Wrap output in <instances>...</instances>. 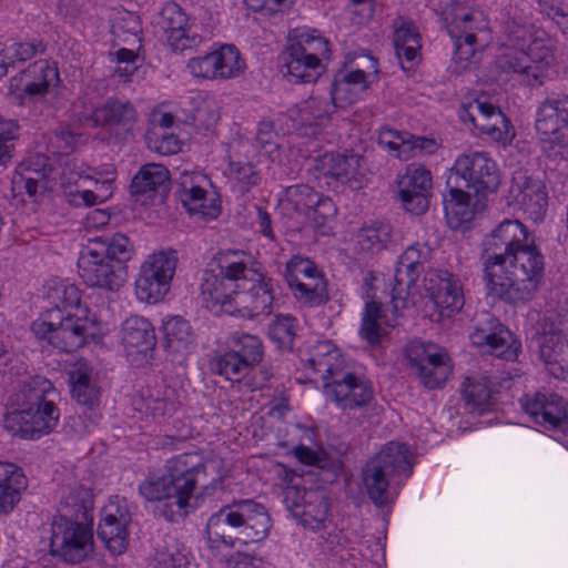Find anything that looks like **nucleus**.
Segmentation results:
<instances>
[{
  "instance_id": "1",
  "label": "nucleus",
  "mask_w": 568,
  "mask_h": 568,
  "mask_svg": "<svg viewBox=\"0 0 568 568\" xmlns=\"http://www.w3.org/2000/svg\"><path fill=\"white\" fill-rule=\"evenodd\" d=\"M554 63V45L546 32L532 31L517 9L508 11L507 19L503 21L497 67L515 74L520 83L536 88L550 78Z\"/></svg>"
},
{
  "instance_id": "2",
  "label": "nucleus",
  "mask_w": 568,
  "mask_h": 568,
  "mask_svg": "<svg viewBox=\"0 0 568 568\" xmlns=\"http://www.w3.org/2000/svg\"><path fill=\"white\" fill-rule=\"evenodd\" d=\"M60 392L48 378L32 376L24 379L11 396L17 407L4 417V427L24 438L49 434L60 418Z\"/></svg>"
},
{
  "instance_id": "3",
  "label": "nucleus",
  "mask_w": 568,
  "mask_h": 568,
  "mask_svg": "<svg viewBox=\"0 0 568 568\" xmlns=\"http://www.w3.org/2000/svg\"><path fill=\"white\" fill-rule=\"evenodd\" d=\"M272 527L266 508L253 499L234 500L213 513L206 523L209 549L217 555L223 549L264 540Z\"/></svg>"
},
{
  "instance_id": "4",
  "label": "nucleus",
  "mask_w": 568,
  "mask_h": 568,
  "mask_svg": "<svg viewBox=\"0 0 568 568\" xmlns=\"http://www.w3.org/2000/svg\"><path fill=\"white\" fill-rule=\"evenodd\" d=\"M132 245L123 234L89 239L78 258L79 275L90 287L119 291L128 277Z\"/></svg>"
},
{
  "instance_id": "5",
  "label": "nucleus",
  "mask_w": 568,
  "mask_h": 568,
  "mask_svg": "<svg viewBox=\"0 0 568 568\" xmlns=\"http://www.w3.org/2000/svg\"><path fill=\"white\" fill-rule=\"evenodd\" d=\"M166 474L175 488V499L168 513L169 521H178L187 515V508L197 506L195 491L201 487V495H212L222 489V477L217 474V464L205 460L197 453H184L166 462Z\"/></svg>"
},
{
  "instance_id": "6",
  "label": "nucleus",
  "mask_w": 568,
  "mask_h": 568,
  "mask_svg": "<svg viewBox=\"0 0 568 568\" xmlns=\"http://www.w3.org/2000/svg\"><path fill=\"white\" fill-rule=\"evenodd\" d=\"M542 272L544 256L535 245L532 236L507 258V263L501 264L498 280L487 277L485 281L490 295L519 304L532 300Z\"/></svg>"
},
{
  "instance_id": "7",
  "label": "nucleus",
  "mask_w": 568,
  "mask_h": 568,
  "mask_svg": "<svg viewBox=\"0 0 568 568\" xmlns=\"http://www.w3.org/2000/svg\"><path fill=\"white\" fill-rule=\"evenodd\" d=\"M245 251L227 250L220 254L217 260L219 274L205 271L201 283V295L207 310L213 313L236 314L235 298H237L240 285L254 276L244 262Z\"/></svg>"
},
{
  "instance_id": "8",
  "label": "nucleus",
  "mask_w": 568,
  "mask_h": 568,
  "mask_svg": "<svg viewBox=\"0 0 568 568\" xmlns=\"http://www.w3.org/2000/svg\"><path fill=\"white\" fill-rule=\"evenodd\" d=\"M413 455L406 444L389 442L365 465L362 471L363 484L369 499L377 507L392 500L390 479L413 473Z\"/></svg>"
},
{
  "instance_id": "9",
  "label": "nucleus",
  "mask_w": 568,
  "mask_h": 568,
  "mask_svg": "<svg viewBox=\"0 0 568 568\" xmlns=\"http://www.w3.org/2000/svg\"><path fill=\"white\" fill-rule=\"evenodd\" d=\"M59 83L58 68L39 60L10 79L8 93L14 95L21 105L28 106L34 118L52 116L54 108L50 101L57 97Z\"/></svg>"
},
{
  "instance_id": "10",
  "label": "nucleus",
  "mask_w": 568,
  "mask_h": 568,
  "mask_svg": "<svg viewBox=\"0 0 568 568\" xmlns=\"http://www.w3.org/2000/svg\"><path fill=\"white\" fill-rule=\"evenodd\" d=\"M93 322L78 314L58 316V312H47L44 317L34 321L32 333L39 339H47L54 348L71 353L84 345L93 334Z\"/></svg>"
},
{
  "instance_id": "11",
  "label": "nucleus",
  "mask_w": 568,
  "mask_h": 568,
  "mask_svg": "<svg viewBox=\"0 0 568 568\" xmlns=\"http://www.w3.org/2000/svg\"><path fill=\"white\" fill-rule=\"evenodd\" d=\"M447 187L463 186L475 195L485 196L496 192L500 176L496 163L481 152L460 154L446 181Z\"/></svg>"
},
{
  "instance_id": "12",
  "label": "nucleus",
  "mask_w": 568,
  "mask_h": 568,
  "mask_svg": "<svg viewBox=\"0 0 568 568\" xmlns=\"http://www.w3.org/2000/svg\"><path fill=\"white\" fill-rule=\"evenodd\" d=\"M532 237L527 227L518 220L506 219L500 222L483 241L481 261L484 277L499 278L501 264L523 247Z\"/></svg>"
},
{
  "instance_id": "13",
  "label": "nucleus",
  "mask_w": 568,
  "mask_h": 568,
  "mask_svg": "<svg viewBox=\"0 0 568 568\" xmlns=\"http://www.w3.org/2000/svg\"><path fill=\"white\" fill-rule=\"evenodd\" d=\"M405 358L410 373L428 389L442 387L453 371L446 349L430 342H409Z\"/></svg>"
},
{
  "instance_id": "14",
  "label": "nucleus",
  "mask_w": 568,
  "mask_h": 568,
  "mask_svg": "<svg viewBox=\"0 0 568 568\" xmlns=\"http://www.w3.org/2000/svg\"><path fill=\"white\" fill-rule=\"evenodd\" d=\"M178 260L173 250H161L148 256L135 280V294L141 302L154 304L168 294Z\"/></svg>"
},
{
  "instance_id": "15",
  "label": "nucleus",
  "mask_w": 568,
  "mask_h": 568,
  "mask_svg": "<svg viewBox=\"0 0 568 568\" xmlns=\"http://www.w3.org/2000/svg\"><path fill=\"white\" fill-rule=\"evenodd\" d=\"M454 39V60L466 69L479 47L488 40V21L479 10L457 11L447 27Z\"/></svg>"
},
{
  "instance_id": "16",
  "label": "nucleus",
  "mask_w": 568,
  "mask_h": 568,
  "mask_svg": "<svg viewBox=\"0 0 568 568\" xmlns=\"http://www.w3.org/2000/svg\"><path fill=\"white\" fill-rule=\"evenodd\" d=\"M568 321L555 312H547L540 323L539 356L547 372L555 378L568 374Z\"/></svg>"
},
{
  "instance_id": "17",
  "label": "nucleus",
  "mask_w": 568,
  "mask_h": 568,
  "mask_svg": "<svg viewBox=\"0 0 568 568\" xmlns=\"http://www.w3.org/2000/svg\"><path fill=\"white\" fill-rule=\"evenodd\" d=\"M247 265L254 276L250 281L239 283L240 290L235 298L236 314L245 317H256L270 314L274 301L273 281L264 273L262 264L248 252L244 255Z\"/></svg>"
},
{
  "instance_id": "18",
  "label": "nucleus",
  "mask_w": 568,
  "mask_h": 568,
  "mask_svg": "<svg viewBox=\"0 0 568 568\" xmlns=\"http://www.w3.org/2000/svg\"><path fill=\"white\" fill-rule=\"evenodd\" d=\"M285 278L294 297L304 306H320L329 300L327 281L308 258L293 256L286 263Z\"/></svg>"
},
{
  "instance_id": "19",
  "label": "nucleus",
  "mask_w": 568,
  "mask_h": 568,
  "mask_svg": "<svg viewBox=\"0 0 568 568\" xmlns=\"http://www.w3.org/2000/svg\"><path fill=\"white\" fill-rule=\"evenodd\" d=\"M51 552L61 557L65 562L82 561L92 549V531L65 515L53 519L51 524Z\"/></svg>"
},
{
  "instance_id": "20",
  "label": "nucleus",
  "mask_w": 568,
  "mask_h": 568,
  "mask_svg": "<svg viewBox=\"0 0 568 568\" xmlns=\"http://www.w3.org/2000/svg\"><path fill=\"white\" fill-rule=\"evenodd\" d=\"M536 130L552 149L568 158V95L552 93L538 106Z\"/></svg>"
},
{
  "instance_id": "21",
  "label": "nucleus",
  "mask_w": 568,
  "mask_h": 568,
  "mask_svg": "<svg viewBox=\"0 0 568 568\" xmlns=\"http://www.w3.org/2000/svg\"><path fill=\"white\" fill-rule=\"evenodd\" d=\"M424 282L437 312L436 321L452 318L463 310L465 295L457 275L446 270H430L426 273Z\"/></svg>"
},
{
  "instance_id": "22",
  "label": "nucleus",
  "mask_w": 568,
  "mask_h": 568,
  "mask_svg": "<svg viewBox=\"0 0 568 568\" xmlns=\"http://www.w3.org/2000/svg\"><path fill=\"white\" fill-rule=\"evenodd\" d=\"M285 503L293 516L312 530L323 527L328 518V497L321 490L287 487Z\"/></svg>"
},
{
  "instance_id": "23",
  "label": "nucleus",
  "mask_w": 568,
  "mask_h": 568,
  "mask_svg": "<svg viewBox=\"0 0 568 568\" xmlns=\"http://www.w3.org/2000/svg\"><path fill=\"white\" fill-rule=\"evenodd\" d=\"M166 34V41L174 51L197 48L203 38L195 32L185 10L175 2H166L158 21Z\"/></svg>"
},
{
  "instance_id": "24",
  "label": "nucleus",
  "mask_w": 568,
  "mask_h": 568,
  "mask_svg": "<svg viewBox=\"0 0 568 568\" xmlns=\"http://www.w3.org/2000/svg\"><path fill=\"white\" fill-rule=\"evenodd\" d=\"M205 184L207 179L204 174L185 171L179 178L176 195L191 215L210 221L219 216L220 206L207 197Z\"/></svg>"
},
{
  "instance_id": "25",
  "label": "nucleus",
  "mask_w": 568,
  "mask_h": 568,
  "mask_svg": "<svg viewBox=\"0 0 568 568\" xmlns=\"http://www.w3.org/2000/svg\"><path fill=\"white\" fill-rule=\"evenodd\" d=\"M520 403L534 423L546 429H559L568 434V406L562 397L536 393L532 397H523Z\"/></svg>"
},
{
  "instance_id": "26",
  "label": "nucleus",
  "mask_w": 568,
  "mask_h": 568,
  "mask_svg": "<svg viewBox=\"0 0 568 568\" xmlns=\"http://www.w3.org/2000/svg\"><path fill=\"white\" fill-rule=\"evenodd\" d=\"M324 393L342 410L364 407L373 399L372 385L351 372L325 382Z\"/></svg>"
},
{
  "instance_id": "27",
  "label": "nucleus",
  "mask_w": 568,
  "mask_h": 568,
  "mask_svg": "<svg viewBox=\"0 0 568 568\" xmlns=\"http://www.w3.org/2000/svg\"><path fill=\"white\" fill-rule=\"evenodd\" d=\"M316 169L348 189L356 191L365 183L363 158L353 152L325 153L316 159Z\"/></svg>"
},
{
  "instance_id": "28",
  "label": "nucleus",
  "mask_w": 568,
  "mask_h": 568,
  "mask_svg": "<svg viewBox=\"0 0 568 568\" xmlns=\"http://www.w3.org/2000/svg\"><path fill=\"white\" fill-rule=\"evenodd\" d=\"M131 514L125 501L111 500L102 510L98 536L113 555H121L128 545Z\"/></svg>"
},
{
  "instance_id": "29",
  "label": "nucleus",
  "mask_w": 568,
  "mask_h": 568,
  "mask_svg": "<svg viewBox=\"0 0 568 568\" xmlns=\"http://www.w3.org/2000/svg\"><path fill=\"white\" fill-rule=\"evenodd\" d=\"M459 118L469 122L483 134H487L494 141H504L510 136V124L503 112L494 104L475 100L464 105L459 111Z\"/></svg>"
},
{
  "instance_id": "30",
  "label": "nucleus",
  "mask_w": 568,
  "mask_h": 568,
  "mask_svg": "<svg viewBox=\"0 0 568 568\" xmlns=\"http://www.w3.org/2000/svg\"><path fill=\"white\" fill-rule=\"evenodd\" d=\"M399 196L406 211L423 214L429 205L432 175L420 165L410 164L398 181Z\"/></svg>"
},
{
  "instance_id": "31",
  "label": "nucleus",
  "mask_w": 568,
  "mask_h": 568,
  "mask_svg": "<svg viewBox=\"0 0 568 568\" xmlns=\"http://www.w3.org/2000/svg\"><path fill=\"white\" fill-rule=\"evenodd\" d=\"M170 172L158 163L140 168L131 182V193L143 205L163 203L169 191Z\"/></svg>"
},
{
  "instance_id": "32",
  "label": "nucleus",
  "mask_w": 568,
  "mask_h": 568,
  "mask_svg": "<svg viewBox=\"0 0 568 568\" xmlns=\"http://www.w3.org/2000/svg\"><path fill=\"white\" fill-rule=\"evenodd\" d=\"M281 205L286 211H294L307 217L320 216L323 221L333 216L335 207L331 199L324 197L306 184H296L286 187Z\"/></svg>"
},
{
  "instance_id": "33",
  "label": "nucleus",
  "mask_w": 568,
  "mask_h": 568,
  "mask_svg": "<svg viewBox=\"0 0 568 568\" xmlns=\"http://www.w3.org/2000/svg\"><path fill=\"white\" fill-rule=\"evenodd\" d=\"M429 250L422 244L408 246L399 256L398 266L395 271V285L392 290V300L397 308V301L404 300V295L415 285L419 274L424 271V265L428 261Z\"/></svg>"
},
{
  "instance_id": "34",
  "label": "nucleus",
  "mask_w": 568,
  "mask_h": 568,
  "mask_svg": "<svg viewBox=\"0 0 568 568\" xmlns=\"http://www.w3.org/2000/svg\"><path fill=\"white\" fill-rule=\"evenodd\" d=\"M378 143L402 161H408L417 154L434 153L437 145L433 139L415 136L390 128H383L378 134Z\"/></svg>"
},
{
  "instance_id": "35",
  "label": "nucleus",
  "mask_w": 568,
  "mask_h": 568,
  "mask_svg": "<svg viewBox=\"0 0 568 568\" xmlns=\"http://www.w3.org/2000/svg\"><path fill=\"white\" fill-rule=\"evenodd\" d=\"M393 42L402 69L412 70L420 61L422 37L413 21L397 17L394 22Z\"/></svg>"
},
{
  "instance_id": "36",
  "label": "nucleus",
  "mask_w": 568,
  "mask_h": 568,
  "mask_svg": "<svg viewBox=\"0 0 568 568\" xmlns=\"http://www.w3.org/2000/svg\"><path fill=\"white\" fill-rule=\"evenodd\" d=\"M278 61L284 77L294 83L314 82L325 70L324 63L301 54L298 49L291 43L281 52Z\"/></svg>"
},
{
  "instance_id": "37",
  "label": "nucleus",
  "mask_w": 568,
  "mask_h": 568,
  "mask_svg": "<svg viewBox=\"0 0 568 568\" xmlns=\"http://www.w3.org/2000/svg\"><path fill=\"white\" fill-rule=\"evenodd\" d=\"M164 347L171 361L183 363L194 347L191 325L181 316H173L163 323Z\"/></svg>"
},
{
  "instance_id": "38",
  "label": "nucleus",
  "mask_w": 568,
  "mask_h": 568,
  "mask_svg": "<svg viewBox=\"0 0 568 568\" xmlns=\"http://www.w3.org/2000/svg\"><path fill=\"white\" fill-rule=\"evenodd\" d=\"M495 331L484 327H476L469 335L471 343L475 346L489 348V353L496 357L507 361H514L519 351L516 345L513 334L509 329L498 324Z\"/></svg>"
},
{
  "instance_id": "39",
  "label": "nucleus",
  "mask_w": 568,
  "mask_h": 568,
  "mask_svg": "<svg viewBox=\"0 0 568 568\" xmlns=\"http://www.w3.org/2000/svg\"><path fill=\"white\" fill-rule=\"evenodd\" d=\"M496 387L485 374H471L462 384V396L471 412L484 413L496 402Z\"/></svg>"
},
{
  "instance_id": "40",
  "label": "nucleus",
  "mask_w": 568,
  "mask_h": 568,
  "mask_svg": "<svg viewBox=\"0 0 568 568\" xmlns=\"http://www.w3.org/2000/svg\"><path fill=\"white\" fill-rule=\"evenodd\" d=\"M511 192L523 207L535 216H540L547 207L545 185L538 181L518 173L513 179Z\"/></svg>"
},
{
  "instance_id": "41",
  "label": "nucleus",
  "mask_w": 568,
  "mask_h": 568,
  "mask_svg": "<svg viewBox=\"0 0 568 568\" xmlns=\"http://www.w3.org/2000/svg\"><path fill=\"white\" fill-rule=\"evenodd\" d=\"M180 404L178 392L164 384L148 387L141 393L140 409L153 417H170Z\"/></svg>"
},
{
  "instance_id": "42",
  "label": "nucleus",
  "mask_w": 568,
  "mask_h": 568,
  "mask_svg": "<svg viewBox=\"0 0 568 568\" xmlns=\"http://www.w3.org/2000/svg\"><path fill=\"white\" fill-rule=\"evenodd\" d=\"M71 393L81 405L92 407L99 399L100 388L93 377V368L84 359L77 361L69 369Z\"/></svg>"
},
{
  "instance_id": "43",
  "label": "nucleus",
  "mask_w": 568,
  "mask_h": 568,
  "mask_svg": "<svg viewBox=\"0 0 568 568\" xmlns=\"http://www.w3.org/2000/svg\"><path fill=\"white\" fill-rule=\"evenodd\" d=\"M26 488L27 478L22 469L14 464L0 462V514L12 510Z\"/></svg>"
},
{
  "instance_id": "44",
  "label": "nucleus",
  "mask_w": 568,
  "mask_h": 568,
  "mask_svg": "<svg viewBox=\"0 0 568 568\" xmlns=\"http://www.w3.org/2000/svg\"><path fill=\"white\" fill-rule=\"evenodd\" d=\"M97 125H119L129 130L138 120L135 108L129 101L109 99L92 112Z\"/></svg>"
},
{
  "instance_id": "45",
  "label": "nucleus",
  "mask_w": 568,
  "mask_h": 568,
  "mask_svg": "<svg viewBox=\"0 0 568 568\" xmlns=\"http://www.w3.org/2000/svg\"><path fill=\"white\" fill-rule=\"evenodd\" d=\"M342 105L339 101H334L333 95L328 98L312 97L302 102L297 109L291 110V119L301 126H312L318 120L327 119L335 109Z\"/></svg>"
},
{
  "instance_id": "46",
  "label": "nucleus",
  "mask_w": 568,
  "mask_h": 568,
  "mask_svg": "<svg viewBox=\"0 0 568 568\" xmlns=\"http://www.w3.org/2000/svg\"><path fill=\"white\" fill-rule=\"evenodd\" d=\"M122 342L126 347L148 351L155 345V332L144 317L132 315L122 325Z\"/></svg>"
},
{
  "instance_id": "47",
  "label": "nucleus",
  "mask_w": 568,
  "mask_h": 568,
  "mask_svg": "<svg viewBox=\"0 0 568 568\" xmlns=\"http://www.w3.org/2000/svg\"><path fill=\"white\" fill-rule=\"evenodd\" d=\"M447 189L448 194L445 195L444 206L453 226L458 227L463 223L470 222L475 214L471 204V192L463 186Z\"/></svg>"
},
{
  "instance_id": "48",
  "label": "nucleus",
  "mask_w": 568,
  "mask_h": 568,
  "mask_svg": "<svg viewBox=\"0 0 568 568\" xmlns=\"http://www.w3.org/2000/svg\"><path fill=\"white\" fill-rule=\"evenodd\" d=\"M366 88V73L363 70L341 71L335 75L331 95H333L334 101H339L341 104L352 103L356 95Z\"/></svg>"
},
{
  "instance_id": "49",
  "label": "nucleus",
  "mask_w": 568,
  "mask_h": 568,
  "mask_svg": "<svg viewBox=\"0 0 568 568\" xmlns=\"http://www.w3.org/2000/svg\"><path fill=\"white\" fill-rule=\"evenodd\" d=\"M288 43L296 47L301 54H305L316 62L323 63L329 58V42L317 30H295V34Z\"/></svg>"
},
{
  "instance_id": "50",
  "label": "nucleus",
  "mask_w": 568,
  "mask_h": 568,
  "mask_svg": "<svg viewBox=\"0 0 568 568\" xmlns=\"http://www.w3.org/2000/svg\"><path fill=\"white\" fill-rule=\"evenodd\" d=\"M175 488L168 474L163 476H149L139 486V491L148 501H164L162 516L168 520V513L172 510L171 504L175 499ZM173 509H176L173 507Z\"/></svg>"
},
{
  "instance_id": "51",
  "label": "nucleus",
  "mask_w": 568,
  "mask_h": 568,
  "mask_svg": "<svg viewBox=\"0 0 568 568\" xmlns=\"http://www.w3.org/2000/svg\"><path fill=\"white\" fill-rule=\"evenodd\" d=\"M61 506L77 519L87 518L93 507V494L89 487L74 483L62 488Z\"/></svg>"
},
{
  "instance_id": "52",
  "label": "nucleus",
  "mask_w": 568,
  "mask_h": 568,
  "mask_svg": "<svg viewBox=\"0 0 568 568\" xmlns=\"http://www.w3.org/2000/svg\"><path fill=\"white\" fill-rule=\"evenodd\" d=\"M392 237V226L387 222L374 221L358 232L357 244L366 253H378L387 246Z\"/></svg>"
},
{
  "instance_id": "53",
  "label": "nucleus",
  "mask_w": 568,
  "mask_h": 568,
  "mask_svg": "<svg viewBox=\"0 0 568 568\" xmlns=\"http://www.w3.org/2000/svg\"><path fill=\"white\" fill-rule=\"evenodd\" d=\"M216 78L229 80L240 77L246 65L240 51L233 44H225L215 50Z\"/></svg>"
},
{
  "instance_id": "54",
  "label": "nucleus",
  "mask_w": 568,
  "mask_h": 568,
  "mask_svg": "<svg viewBox=\"0 0 568 568\" xmlns=\"http://www.w3.org/2000/svg\"><path fill=\"white\" fill-rule=\"evenodd\" d=\"M47 298L54 307L48 312H58V316H61V308L79 307L81 301L79 288L67 281L53 282L47 292ZM78 312L82 311L78 308Z\"/></svg>"
},
{
  "instance_id": "55",
  "label": "nucleus",
  "mask_w": 568,
  "mask_h": 568,
  "mask_svg": "<svg viewBox=\"0 0 568 568\" xmlns=\"http://www.w3.org/2000/svg\"><path fill=\"white\" fill-rule=\"evenodd\" d=\"M186 564V554L182 544L173 536H165L159 545L154 559V568H182Z\"/></svg>"
},
{
  "instance_id": "56",
  "label": "nucleus",
  "mask_w": 568,
  "mask_h": 568,
  "mask_svg": "<svg viewBox=\"0 0 568 568\" xmlns=\"http://www.w3.org/2000/svg\"><path fill=\"white\" fill-rule=\"evenodd\" d=\"M112 194V181L94 180V189H75L67 192V201L74 206H93L105 202Z\"/></svg>"
},
{
  "instance_id": "57",
  "label": "nucleus",
  "mask_w": 568,
  "mask_h": 568,
  "mask_svg": "<svg viewBox=\"0 0 568 568\" xmlns=\"http://www.w3.org/2000/svg\"><path fill=\"white\" fill-rule=\"evenodd\" d=\"M211 368L231 382H240L250 372L247 365L233 349L215 356L211 362Z\"/></svg>"
},
{
  "instance_id": "58",
  "label": "nucleus",
  "mask_w": 568,
  "mask_h": 568,
  "mask_svg": "<svg viewBox=\"0 0 568 568\" xmlns=\"http://www.w3.org/2000/svg\"><path fill=\"white\" fill-rule=\"evenodd\" d=\"M232 349L240 355L250 369L263 358V344L255 335H233Z\"/></svg>"
},
{
  "instance_id": "59",
  "label": "nucleus",
  "mask_w": 568,
  "mask_h": 568,
  "mask_svg": "<svg viewBox=\"0 0 568 568\" xmlns=\"http://www.w3.org/2000/svg\"><path fill=\"white\" fill-rule=\"evenodd\" d=\"M383 315L381 305L375 302H367L362 320L361 335L369 344H378L383 334Z\"/></svg>"
},
{
  "instance_id": "60",
  "label": "nucleus",
  "mask_w": 568,
  "mask_h": 568,
  "mask_svg": "<svg viewBox=\"0 0 568 568\" xmlns=\"http://www.w3.org/2000/svg\"><path fill=\"white\" fill-rule=\"evenodd\" d=\"M20 136V125L16 120L0 119V166L7 168L16 153Z\"/></svg>"
},
{
  "instance_id": "61",
  "label": "nucleus",
  "mask_w": 568,
  "mask_h": 568,
  "mask_svg": "<svg viewBox=\"0 0 568 568\" xmlns=\"http://www.w3.org/2000/svg\"><path fill=\"white\" fill-rule=\"evenodd\" d=\"M296 320L290 315H277L268 326V335L283 348H292L296 336Z\"/></svg>"
},
{
  "instance_id": "62",
  "label": "nucleus",
  "mask_w": 568,
  "mask_h": 568,
  "mask_svg": "<svg viewBox=\"0 0 568 568\" xmlns=\"http://www.w3.org/2000/svg\"><path fill=\"white\" fill-rule=\"evenodd\" d=\"M51 171L48 159L44 155L37 154L23 160L16 168L13 178H34V180L45 182V178Z\"/></svg>"
},
{
  "instance_id": "63",
  "label": "nucleus",
  "mask_w": 568,
  "mask_h": 568,
  "mask_svg": "<svg viewBox=\"0 0 568 568\" xmlns=\"http://www.w3.org/2000/svg\"><path fill=\"white\" fill-rule=\"evenodd\" d=\"M229 166L231 175L237 181L243 193L258 184L261 175L252 163L231 160Z\"/></svg>"
},
{
  "instance_id": "64",
  "label": "nucleus",
  "mask_w": 568,
  "mask_h": 568,
  "mask_svg": "<svg viewBox=\"0 0 568 568\" xmlns=\"http://www.w3.org/2000/svg\"><path fill=\"white\" fill-rule=\"evenodd\" d=\"M187 69L193 77L217 80L215 50L207 52L204 55L191 58L187 62Z\"/></svg>"
}]
</instances>
